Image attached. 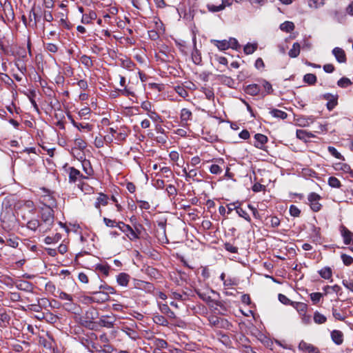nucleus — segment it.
Masks as SVG:
<instances>
[{
  "label": "nucleus",
  "instance_id": "obj_1",
  "mask_svg": "<svg viewBox=\"0 0 353 353\" xmlns=\"http://www.w3.org/2000/svg\"><path fill=\"white\" fill-rule=\"evenodd\" d=\"M40 216L41 224L44 228L43 232L51 229L54 222V212L50 208H41Z\"/></svg>",
  "mask_w": 353,
  "mask_h": 353
},
{
  "label": "nucleus",
  "instance_id": "obj_2",
  "mask_svg": "<svg viewBox=\"0 0 353 353\" xmlns=\"http://www.w3.org/2000/svg\"><path fill=\"white\" fill-rule=\"evenodd\" d=\"M209 324L211 327L217 328L228 329L231 325L230 323L224 319L211 315L208 317Z\"/></svg>",
  "mask_w": 353,
  "mask_h": 353
},
{
  "label": "nucleus",
  "instance_id": "obj_3",
  "mask_svg": "<svg viewBox=\"0 0 353 353\" xmlns=\"http://www.w3.org/2000/svg\"><path fill=\"white\" fill-rule=\"evenodd\" d=\"M117 228H119L121 231L125 233L130 240L134 241L135 239H139V236H138L137 232L130 225H127L122 221H119L117 223Z\"/></svg>",
  "mask_w": 353,
  "mask_h": 353
},
{
  "label": "nucleus",
  "instance_id": "obj_4",
  "mask_svg": "<svg viewBox=\"0 0 353 353\" xmlns=\"http://www.w3.org/2000/svg\"><path fill=\"white\" fill-rule=\"evenodd\" d=\"M39 344L50 352L54 351L56 345V343L52 336L48 333L46 336H39Z\"/></svg>",
  "mask_w": 353,
  "mask_h": 353
},
{
  "label": "nucleus",
  "instance_id": "obj_5",
  "mask_svg": "<svg viewBox=\"0 0 353 353\" xmlns=\"http://www.w3.org/2000/svg\"><path fill=\"white\" fill-rule=\"evenodd\" d=\"M321 98L327 101L326 107L329 111H332L338 105V94L325 93L321 95Z\"/></svg>",
  "mask_w": 353,
  "mask_h": 353
},
{
  "label": "nucleus",
  "instance_id": "obj_6",
  "mask_svg": "<svg viewBox=\"0 0 353 353\" xmlns=\"http://www.w3.org/2000/svg\"><path fill=\"white\" fill-rule=\"evenodd\" d=\"M310 208L314 212H319L321 209V204L319 202L321 199L319 194L315 192H311L307 197Z\"/></svg>",
  "mask_w": 353,
  "mask_h": 353
},
{
  "label": "nucleus",
  "instance_id": "obj_7",
  "mask_svg": "<svg viewBox=\"0 0 353 353\" xmlns=\"http://www.w3.org/2000/svg\"><path fill=\"white\" fill-rule=\"evenodd\" d=\"M2 10L7 21H11L14 19V10L9 0H3Z\"/></svg>",
  "mask_w": 353,
  "mask_h": 353
},
{
  "label": "nucleus",
  "instance_id": "obj_8",
  "mask_svg": "<svg viewBox=\"0 0 353 353\" xmlns=\"http://www.w3.org/2000/svg\"><path fill=\"white\" fill-rule=\"evenodd\" d=\"M40 202L44 205L43 208H53L57 207V201L53 196L50 194H44L41 196Z\"/></svg>",
  "mask_w": 353,
  "mask_h": 353
},
{
  "label": "nucleus",
  "instance_id": "obj_9",
  "mask_svg": "<svg viewBox=\"0 0 353 353\" xmlns=\"http://www.w3.org/2000/svg\"><path fill=\"white\" fill-rule=\"evenodd\" d=\"M254 139L253 145L259 149L263 150L265 144L268 141V137L263 134L257 133L254 135Z\"/></svg>",
  "mask_w": 353,
  "mask_h": 353
},
{
  "label": "nucleus",
  "instance_id": "obj_10",
  "mask_svg": "<svg viewBox=\"0 0 353 353\" xmlns=\"http://www.w3.org/2000/svg\"><path fill=\"white\" fill-rule=\"evenodd\" d=\"M11 316L10 312H7L4 308H0V327H7L10 325Z\"/></svg>",
  "mask_w": 353,
  "mask_h": 353
},
{
  "label": "nucleus",
  "instance_id": "obj_11",
  "mask_svg": "<svg viewBox=\"0 0 353 353\" xmlns=\"http://www.w3.org/2000/svg\"><path fill=\"white\" fill-rule=\"evenodd\" d=\"M332 54L335 57L336 61L340 63H345L347 61V57L343 49L336 47L332 50Z\"/></svg>",
  "mask_w": 353,
  "mask_h": 353
},
{
  "label": "nucleus",
  "instance_id": "obj_12",
  "mask_svg": "<svg viewBox=\"0 0 353 353\" xmlns=\"http://www.w3.org/2000/svg\"><path fill=\"white\" fill-rule=\"evenodd\" d=\"M69 181L70 183H75L79 179H86L79 170L74 167L69 168Z\"/></svg>",
  "mask_w": 353,
  "mask_h": 353
},
{
  "label": "nucleus",
  "instance_id": "obj_13",
  "mask_svg": "<svg viewBox=\"0 0 353 353\" xmlns=\"http://www.w3.org/2000/svg\"><path fill=\"white\" fill-rule=\"evenodd\" d=\"M232 338L236 341V343L239 345V348L240 350L249 345L250 343V339L243 334H240L237 336L234 335Z\"/></svg>",
  "mask_w": 353,
  "mask_h": 353
},
{
  "label": "nucleus",
  "instance_id": "obj_14",
  "mask_svg": "<svg viewBox=\"0 0 353 353\" xmlns=\"http://www.w3.org/2000/svg\"><path fill=\"white\" fill-rule=\"evenodd\" d=\"M299 349L302 351H307L308 353H320L319 350L310 343L301 341L299 344Z\"/></svg>",
  "mask_w": 353,
  "mask_h": 353
},
{
  "label": "nucleus",
  "instance_id": "obj_15",
  "mask_svg": "<svg viewBox=\"0 0 353 353\" xmlns=\"http://www.w3.org/2000/svg\"><path fill=\"white\" fill-rule=\"evenodd\" d=\"M244 92L249 95L256 96L261 92L260 85L256 83L249 84L244 88Z\"/></svg>",
  "mask_w": 353,
  "mask_h": 353
},
{
  "label": "nucleus",
  "instance_id": "obj_16",
  "mask_svg": "<svg viewBox=\"0 0 353 353\" xmlns=\"http://www.w3.org/2000/svg\"><path fill=\"white\" fill-rule=\"evenodd\" d=\"M332 341L337 345H340L343 343V333L338 330H334L330 333Z\"/></svg>",
  "mask_w": 353,
  "mask_h": 353
},
{
  "label": "nucleus",
  "instance_id": "obj_17",
  "mask_svg": "<svg viewBox=\"0 0 353 353\" xmlns=\"http://www.w3.org/2000/svg\"><path fill=\"white\" fill-rule=\"evenodd\" d=\"M114 322H115V319L114 317L108 316H103L99 319L98 324L101 327H105L107 328H112L114 327Z\"/></svg>",
  "mask_w": 353,
  "mask_h": 353
},
{
  "label": "nucleus",
  "instance_id": "obj_18",
  "mask_svg": "<svg viewBox=\"0 0 353 353\" xmlns=\"http://www.w3.org/2000/svg\"><path fill=\"white\" fill-rule=\"evenodd\" d=\"M26 227L34 232H35L38 228H39L40 230L44 228L43 224H41L37 219L34 218H31L30 220H28Z\"/></svg>",
  "mask_w": 353,
  "mask_h": 353
},
{
  "label": "nucleus",
  "instance_id": "obj_19",
  "mask_svg": "<svg viewBox=\"0 0 353 353\" xmlns=\"http://www.w3.org/2000/svg\"><path fill=\"white\" fill-rule=\"evenodd\" d=\"M341 235L345 245H349L353 241V233L343 225L341 226Z\"/></svg>",
  "mask_w": 353,
  "mask_h": 353
},
{
  "label": "nucleus",
  "instance_id": "obj_20",
  "mask_svg": "<svg viewBox=\"0 0 353 353\" xmlns=\"http://www.w3.org/2000/svg\"><path fill=\"white\" fill-rule=\"evenodd\" d=\"M130 279V276L128 274L125 273V272L119 273L117 276V282L121 286H123V287L128 286Z\"/></svg>",
  "mask_w": 353,
  "mask_h": 353
},
{
  "label": "nucleus",
  "instance_id": "obj_21",
  "mask_svg": "<svg viewBox=\"0 0 353 353\" xmlns=\"http://www.w3.org/2000/svg\"><path fill=\"white\" fill-rule=\"evenodd\" d=\"M94 295H95V297L91 298L93 301L96 299V302H105L106 301H108L110 299V296L107 294V293L101 292V291L96 290L92 292Z\"/></svg>",
  "mask_w": 353,
  "mask_h": 353
},
{
  "label": "nucleus",
  "instance_id": "obj_22",
  "mask_svg": "<svg viewBox=\"0 0 353 353\" xmlns=\"http://www.w3.org/2000/svg\"><path fill=\"white\" fill-rule=\"evenodd\" d=\"M99 316L98 311L94 307L89 308L85 314V319L87 322L92 323Z\"/></svg>",
  "mask_w": 353,
  "mask_h": 353
},
{
  "label": "nucleus",
  "instance_id": "obj_23",
  "mask_svg": "<svg viewBox=\"0 0 353 353\" xmlns=\"http://www.w3.org/2000/svg\"><path fill=\"white\" fill-rule=\"evenodd\" d=\"M192 116V114L190 110H188L187 108H183L181 111V122L183 123L182 125H186L187 122L189 120H191Z\"/></svg>",
  "mask_w": 353,
  "mask_h": 353
},
{
  "label": "nucleus",
  "instance_id": "obj_24",
  "mask_svg": "<svg viewBox=\"0 0 353 353\" xmlns=\"http://www.w3.org/2000/svg\"><path fill=\"white\" fill-rule=\"evenodd\" d=\"M193 42H194V49L192 52V61L195 64L199 65L201 62V55L200 51L196 48V39L195 38L193 39Z\"/></svg>",
  "mask_w": 353,
  "mask_h": 353
},
{
  "label": "nucleus",
  "instance_id": "obj_25",
  "mask_svg": "<svg viewBox=\"0 0 353 353\" xmlns=\"http://www.w3.org/2000/svg\"><path fill=\"white\" fill-rule=\"evenodd\" d=\"M219 341L225 346L230 347V348L233 347L232 341L230 337L229 336V335H228L227 334L223 333V332H219Z\"/></svg>",
  "mask_w": 353,
  "mask_h": 353
},
{
  "label": "nucleus",
  "instance_id": "obj_26",
  "mask_svg": "<svg viewBox=\"0 0 353 353\" xmlns=\"http://www.w3.org/2000/svg\"><path fill=\"white\" fill-rule=\"evenodd\" d=\"M210 42L214 44L217 48L223 51L228 49V44L226 39L224 40H216V39H211Z\"/></svg>",
  "mask_w": 353,
  "mask_h": 353
},
{
  "label": "nucleus",
  "instance_id": "obj_27",
  "mask_svg": "<svg viewBox=\"0 0 353 353\" xmlns=\"http://www.w3.org/2000/svg\"><path fill=\"white\" fill-rule=\"evenodd\" d=\"M259 82L263 86L265 90V94H263V92L262 93L263 96H265L266 94H270L274 92L272 86L269 81H266L265 79H261L259 80Z\"/></svg>",
  "mask_w": 353,
  "mask_h": 353
},
{
  "label": "nucleus",
  "instance_id": "obj_28",
  "mask_svg": "<svg viewBox=\"0 0 353 353\" xmlns=\"http://www.w3.org/2000/svg\"><path fill=\"white\" fill-rule=\"evenodd\" d=\"M97 13L93 10H90L88 14H83L81 22L85 24L91 23L92 20L97 19Z\"/></svg>",
  "mask_w": 353,
  "mask_h": 353
},
{
  "label": "nucleus",
  "instance_id": "obj_29",
  "mask_svg": "<svg viewBox=\"0 0 353 353\" xmlns=\"http://www.w3.org/2000/svg\"><path fill=\"white\" fill-rule=\"evenodd\" d=\"M97 290L101 291V292L107 293L108 296L109 294H113L116 293L115 289L113 287L108 285L105 283L100 285Z\"/></svg>",
  "mask_w": 353,
  "mask_h": 353
},
{
  "label": "nucleus",
  "instance_id": "obj_30",
  "mask_svg": "<svg viewBox=\"0 0 353 353\" xmlns=\"http://www.w3.org/2000/svg\"><path fill=\"white\" fill-rule=\"evenodd\" d=\"M291 305H292L300 314H305L307 312V305L304 303L292 302Z\"/></svg>",
  "mask_w": 353,
  "mask_h": 353
},
{
  "label": "nucleus",
  "instance_id": "obj_31",
  "mask_svg": "<svg viewBox=\"0 0 353 353\" xmlns=\"http://www.w3.org/2000/svg\"><path fill=\"white\" fill-rule=\"evenodd\" d=\"M153 321L159 325L168 326L169 323L166 318L160 314H154L153 316Z\"/></svg>",
  "mask_w": 353,
  "mask_h": 353
},
{
  "label": "nucleus",
  "instance_id": "obj_32",
  "mask_svg": "<svg viewBox=\"0 0 353 353\" xmlns=\"http://www.w3.org/2000/svg\"><path fill=\"white\" fill-rule=\"evenodd\" d=\"M301 46L299 43H294L292 49L290 50L288 54L292 58L297 57L300 54Z\"/></svg>",
  "mask_w": 353,
  "mask_h": 353
},
{
  "label": "nucleus",
  "instance_id": "obj_33",
  "mask_svg": "<svg viewBox=\"0 0 353 353\" xmlns=\"http://www.w3.org/2000/svg\"><path fill=\"white\" fill-rule=\"evenodd\" d=\"M240 203H239L238 206H234V208H236V212L239 214V216L243 218L245 220H246L248 222L251 221L250 216L248 215L247 212L243 210L242 208H241Z\"/></svg>",
  "mask_w": 353,
  "mask_h": 353
},
{
  "label": "nucleus",
  "instance_id": "obj_34",
  "mask_svg": "<svg viewBox=\"0 0 353 353\" xmlns=\"http://www.w3.org/2000/svg\"><path fill=\"white\" fill-rule=\"evenodd\" d=\"M294 24L292 21H285L280 25V29L286 32H291L294 30Z\"/></svg>",
  "mask_w": 353,
  "mask_h": 353
},
{
  "label": "nucleus",
  "instance_id": "obj_35",
  "mask_svg": "<svg viewBox=\"0 0 353 353\" xmlns=\"http://www.w3.org/2000/svg\"><path fill=\"white\" fill-rule=\"evenodd\" d=\"M313 319L315 323L316 324H323L327 321V318L323 314H321L319 312L316 311L314 313Z\"/></svg>",
  "mask_w": 353,
  "mask_h": 353
},
{
  "label": "nucleus",
  "instance_id": "obj_36",
  "mask_svg": "<svg viewBox=\"0 0 353 353\" xmlns=\"http://www.w3.org/2000/svg\"><path fill=\"white\" fill-rule=\"evenodd\" d=\"M270 113L274 117L281 119H285L288 117V114L285 112L282 111L279 109H276V108L272 109L270 110Z\"/></svg>",
  "mask_w": 353,
  "mask_h": 353
},
{
  "label": "nucleus",
  "instance_id": "obj_37",
  "mask_svg": "<svg viewBox=\"0 0 353 353\" xmlns=\"http://www.w3.org/2000/svg\"><path fill=\"white\" fill-rule=\"evenodd\" d=\"M320 276L325 279H330L332 275V269L330 267H325L319 271Z\"/></svg>",
  "mask_w": 353,
  "mask_h": 353
},
{
  "label": "nucleus",
  "instance_id": "obj_38",
  "mask_svg": "<svg viewBox=\"0 0 353 353\" xmlns=\"http://www.w3.org/2000/svg\"><path fill=\"white\" fill-rule=\"evenodd\" d=\"M154 345L156 347V348L159 350L165 349L168 344L167 341L162 339H158L156 338L154 340Z\"/></svg>",
  "mask_w": 353,
  "mask_h": 353
},
{
  "label": "nucleus",
  "instance_id": "obj_39",
  "mask_svg": "<svg viewBox=\"0 0 353 353\" xmlns=\"http://www.w3.org/2000/svg\"><path fill=\"white\" fill-rule=\"evenodd\" d=\"M108 196L103 194V193H99V195L97 198V201L95 203V207L99 208L100 207V205H105L108 204Z\"/></svg>",
  "mask_w": 353,
  "mask_h": 353
},
{
  "label": "nucleus",
  "instance_id": "obj_40",
  "mask_svg": "<svg viewBox=\"0 0 353 353\" xmlns=\"http://www.w3.org/2000/svg\"><path fill=\"white\" fill-rule=\"evenodd\" d=\"M316 76L312 73H308L304 75L303 81L309 85H314L316 83Z\"/></svg>",
  "mask_w": 353,
  "mask_h": 353
},
{
  "label": "nucleus",
  "instance_id": "obj_41",
  "mask_svg": "<svg viewBox=\"0 0 353 353\" xmlns=\"http://www.w3.org/2000/svg\"><path fill=\"white\" fill-rule=\"evenodd\" d=\"M134 286L137 289H143L148 287L151 288L152 287V284L148 282H145L141 280L134 279Z\"/></svg>",
  "mask_w": 353,
  "mask_h": 353
},
{
  "label": "nucleus",
  "instance_id": "obj_42",
  "mask_svg": "<svg viewBox=\"0 0 353 353\" xmlns=\"http://www.w3.org/2000/svg\"><path fill=\"white\" fill-rule=\"evenodd\" d=\"M334 169L336 170H341L346 173H350L352 170L351 167L347 163H337L334 165Z\"/></svg>",
  "mask_w": 353,
  "mask_h": 353
},
{
  "label": "nucleus",
  "instance_id": "obj_43",
  "mask_svg": "<svg viewBox=\"0 0 353 353\" xmlns=\"http://www.w3.org/2000/svg\"><path fill=\"white\" fill-rule=\"evenodd\" d=\"M195 292L202 301H203L208 305H210V303H214V299H212L210 296H208L205 293L201 292L199 290H195Z\"/></svg>",
  "mask_w": 353,
  "mask_h": 353
},
{
  "label": "nucleus",
  "instance_id": "obj_44",
  "mask_svg": "<svg viewBox=\"0 0 353 353\" xmlns=\"http://www.w3.org/2000/svg\"><path fill=\"white\" fill-rule=\"evenodd\" d=\"M161 311L166 314L168 316L170 319H175L176 315L173 311L171 310V309L168 307L166 304H163L161 306H160Z\"/></svg>",
  "mask_w": 353,
  "mask_h": 353
},
{
  "label": "nucleus",
  "instance_id": "obj_45",
  "mask_svg": "<svg viewBox=\"0 0 353 353\" xmlns=\"http://www.w3.org/2000/svg\"><path fill=\"white\" fill-rule=\"evenodd\" d=\"M327 183L334 188H340L342 185L341 181L335 176L329 177Z\"/></svg>",
  "mask_w": 353,
  "mask_h": 353
},
{
  "label": "nucleus",
  "instance_id": "obj_46",
  "mask_svg": "<svg viewBox=\"0 0 353 353\" xmlns=\"http://www.w3.org/2000/svg\"><path fill=\"white\" fill-rule=\"evenodd\" d=\"M201 91L205 94L208 100H214V94L212 88L202 87Z\"/></svg>",
  "mask_w": 353,
  "mask_h": 353
},
{
  "label": "nucleus",
  "instance_id": "obj_47",
  "mask_svg": "<svg viewBox=\"0 0 353 353\" xmlns=\"http://www.w3.org/2000/svg\"><path fill=\"white\" fill-rule=\"evenodd\" d=\"M257 49V43H247L243 48V52L245 54H251Z\"/></svg>",
  "mask_w": 353,
  "mask_h": 353
},
{
  "label": "nucleus",
  "instance_id": "obj_48",
  "mask_svg": "<svg viewBox=\"0 0 353 353\" xmlns=\"http://www.w3.org/2000/svg\"><path fill=\"white\" fill-rule=\"evenodd\" d=\"M80 61L83 65H84L88 68H90L93 66V62L91 59V57L83 54L81 57Z\"/></svg>",
  "mask_w": 353,
  "mask_h": 353
},
{
  "label": "nucleus",
  "instance_id": "obj_49",
  "mask_svg": "<svg viewBox=\"0 0 353 353\" xmlns=\"http://www.w3.org/2000/svg\"><path fill=\"white\" fill-rule=\"evenodd\" d=\"M82 166L83 171L89 176H91L93 174L94 171L91 167L90 162L88 160H84L82 162Z\"/></svg>",
  "mask_w": 353,
  "mask_h": 353
},
{
  "label": "nucleus",
  "instance_id": "obj_50",
  "mask_svg": "<svg viewBox=\"0 0 353 353\" xmlns=\"http://www.w3.org/2000/svg\"><path fill=\"white\" fill-rule=\"evenodd\" d=\"M327 150L335 158L343 161L345 160L344 157L340 152H339L334 147L328 146Z\"/></svg>",
  "mask_w": 353,
  "mask_h": 353
},
{
  "label": "nucleus",
  "instance_id": "obj_51",
  "mask_svg": "<svg viewBox=\"0 0 353 353\" xmlns=\"http://www.w3.org/2000/svg\"><path fill=\"white\" fill-rule=\"evenodd\" d=\"M333 18L337 22L342 23L345 21V14L342 12L335 10L334 12Z\"/></svg>",
  "mask_w": 353,
  "mask_h": 353
},
{
  "label": "nucleus",
  "instance_id": "obj_52",
  "mask_svg": "<svg viewBox=\"0 0 353 353\" xmlns=\"http://www.w3.org/2000/svg\"><path fill=\"white\" fill-rule=\"evenodd\" d=\"M352 82L347 77H342L337 81L338 86L345 88L352 85Z\"/></svg>",
  "mask_w": 353,
  "mask_h": 353
},
{
  "label": "nucleus",
  "instance_id": "obj_53",
  "mask_svg": "<svg viewBox=\"0 0 353 353\" xmlns=\"http://www.w3.org/2000/svg\"><path fill=\"white\" fill-rule=\"evenodd\" d=\"M24 207L27 208V211L28 214H32V215H34L36 212V208L34 207V204L33 201H26L24 203Z\"/></svg>",
  "mask_w": 353,
  "mask_h": 353
},
{
  "label": "nucleus",
  "instance_id": "obj_54",
  "mask_svg": "<svg viewBox=\"0 0 353 353\" xmlns=\"http://www.w3.org/2000/svg\"><path fill=\"white\" fill-rule=\"evenodd\" d=\"M100 349L97 350V353H112L114 350L112 345L110 344H103L102 346H99Z\"/></svg>",
  "mask_w": 353,
  "mask_h": 353
},
{
  "label": "nucleus",
  "instance_id": "obj_55",
  "mask_svg": "<svg viewBox=\"0 0 353 353\" xmlns=\"http://www.w3.org/2000/svg\"><path fill=\"white\" fill-rule=\"evenodd\" d=\"M227 42L228 44V49L232 48L234 50H238L241 47L238 41L235 38L230 37L229 40H227Z\"/></svg>",
  "mask_w": 353,
  "mask_h": 353
},
{
  "label": "nucleus",
  "instance_id": "obj_56",
  "mask_svg": "<svg viewBox=\"0 0 353 353\" xmlns=\"http://www.w3.org/2000/svg\"><path fill=\"white\" fill-rule=\"evenodd\" d=\"M332 312L335 319L341 321H345L346 316L343 314H341L336 308L333 307L332 308Z\"/></svg>",
  "mask_w": 353,
  "mask_h": 353
},
{
  "label": "nucleus",
  "instance_id": "obj_57",
  "mask_svg": "<svg viewBox=\"0 0 353 353\" xmlns=\"http://www.w3.org/2000/svg\"><path fill=\"white\" fill-rule=\"evenodd\" d=\"M341 258L343 264L346 266H349L353 263V258L350 255L343 253L341 255Z\"/></svg>",
  "mask_w": 353,
  "mask_h": 353
},
{
  "label": "nucleus",
  "instance_id": "obj_58",
  "mask_svg": "<svg viewBox=\"0 0 353 353\" xmlns=\"http://www.w3.org/2000/svg\"><path fill=\"white\" fill-rule=\"evenodd\" d=\"M96 270L101 272L105 276L109 274L110 267L108 265L97 264L96 265Z\"/></svg>",
  "mask_w": 353,
  "mask_h": 353
},
{
  "label": "nucleus",
  "instance_id": "obj_59",
  "mask_svg": "<svg viewBox=\"0 0 353 353\" xmlns=\"http://www.w3.org/2000/svg\"><path fill=\"white\" fill-rule=\"evenodd\" d=\"M325 3L324 0H309L308 6L310 8H318L323 6Z\"/></svg>",
  "mask_w": 353,
  "mask_h": 353
},
{
  "label": "nucleus",
  "instance_id": "obj_60",
  "mask_svg": "<svg viewBox=\"0 0 353 353\" xmlns=\"http://www.w3.org/2000/svg\"><path fill=\"white\" fill-rule=\"evenodd\" d=\"M207 8L209 11L212 12H216L223 10L225 8V5L214 6L212 4H208Z\"/></svg>",
  "mask_w": 353,
  "mask_h": 353
},
{
  "label": "nucleus",
  "instance_id": "obj_61",
  "mask_svg": "<svg viewBox=\"0 0 353 353\" xmlns=\"http://www.w3.org/2000/svg\"><path fill=\"white\" fill-rule=\"evenodd\" d=\"M74 144L76 147L81 150H83L87 146L85 141L81 138H76L74 140Z\"/></svg>",
  "mask_w": 353,
  "mask_h": 353
},
{
  "label": "nucleus",
  "instance_id": "obj_62",
  "mask_svg": "<svg viewBox=\"0 0 353 353\" xmlns=\"http://www.w3.org/2000/svg\"><path fill=\"white\" fill-rule=\"evenodd\" d=\"M296 134V137L299 139L303 140L304 141H307V136H308V132H306L304 130H297Z\"/></svg>",
  "mask_w": 353,
  "mask_h": 353
},
{
  "label": "nucleus",
  "instance_id": "obj_63",
  "mask_svg": "<svg viewBox=\"0 0 353 353\" xmlns=\"http://www.w3.org/2000/svg\"><path fill=\"white\" fill-rule=\"evenodd\" d=\"M310 299L314 304L319 303L323 296V294L320 292H313L310 294Z\"/></svg>",
  "mask_w": 353,
  "mask_h": 353
},
{
  "label": "nucleus",
  "instance_id": "obj_64",
  "mask_svg": "<svg viewBox=\"0 0 353 353\" xmlns=\"http://www.w3.org/2000/svg\"><path fill=\"white\" fill-rule=\"evenodd\" d=\"M223 246H224V248L229 252L234 253V254L238 252V248L234 246L230 243L226 242L224 243Z\"/></svg>",
  "mask_w": 353,
  "mask_h": 353
}]
</instances>
